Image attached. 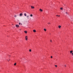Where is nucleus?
I'll use <instances>...</instances> for the list:
<instances>
[{"label": "nucleus", "instance_id": "f257e3e1", "mask_svg": "<svg viewBox=\"0 0 73 73\" xmlns=\"http://www.w3.org/2000/svg\"><path fill=\"white\" fill-rule=\"evenodd\" d=\"M15 26L16 27H17V28H19V27H20V26L18 25H16Z\"/></svg>", "mask_w": 73, "mask_h": 73}, {"label": "nucleus", "instance_id": "f03ea898", "mask_svg": "<svg viewBox=\"0 0 73 73\" xmlns=\"http://www.w3.org/2000/svg\"><path fill=\"white\" fill-rule=\"evenodd\" d=\"M64 14H66V15H68V13L67 12L64 11Z\"/></svg>", "mask_w": 73, "mask_h": 73}, {"label": "nucleus", "instance_id": "7ed1b4c3", "mask_svg": "<svg viewBox=\"0 0 73 73\" xmlns=\"http://www.w3.org/2000/svg\"><path fill=\"white\" fill-rule=\"evenodd\" d=\"M27 37V36H26L25 37L26 40V41H27V40H28V38Z\"/></svg>", "mask_w": 73, "mask_h": 73}, {"label": "nucleus", "instance_id": "20e7f679", "mask_svg": "<svg viewBox=\"0 0 73 73\" xmlns=\"http://www.w3.org/2000/svg\"><path fill=\"white\" fill-rule=\"evenodd\" d=\"M23 14L21 13H20L19 15V16H23Z\"/></svg>", "mask_w": 73, "mask_h": 73}, {"label": "nucleus", "instance_id": "39448f33", "mask_svg": "<svg viewBox=\"0 0 73 73\" xmlns=\"http://www.w3.org/2000/svg\"><path fill=\"white\" fill-rule=\"evenodd\" d=\"M31 8L32 9H34V8H35V7H33L32 6H31Z\"/></svg>", "mask_w": 73, "mask_h": 73}, {"label": "nucleus", "instance_id": "423d86ee", "mask_svg": "<svg viewBox=\"0 0 73 73\" xmlns=\"http://www.w3.org/2000/svg\"><path fill=\"white\" fill-rule=\"evenodd\" d=\"M39 11H40L41 12H42V11H42V9H39Z\"/></svg>", "mask_w": 73, "mask_h": 73}, {"label": "nucleus", "instance_id": "0eeeda50", "mask_svg": "<svg viewBox=\"0 0 73 73\" xmlns=\"http://www.w3.org/2000/svg\"><path fill=\"white\" fill-rule=\"evenodd\" d=\"M72 52H73V50H71L70 51V54L72 53Z\"/></svg>", "mask_w": 73, "mask_h": 73}, {"label": "nucleus", "instance_id": "6e6552de", "mask_svg": "<svg viewBox=\"0 0 73 73\" xmlns=\"http://www.w3.org/2000/svg\"><path fill=\"white\" fill-rule=\"evenodd\" d=\"M24 15L25 16H27V14H26V13H25Z\"/></svg>", "mask_w": 73, "mask_h": 73}, {"label": "nucleus", "instance_id": "1a4fd4ad", "mask_svg": "<svg viewBox=\"0 0 73 73\" xmlns=\"http://www.w3.org/2000/svg\"><path fill=\"white\" fill-rule=\"evenodd\" d=\"M33 32H36V30H33Z\"/></svg>", "mask_w": 73, "mask_h": 73}, {"label": "nucleus", "instance_id": "9d476101", "mask_svg": "<svg viewBox=\"0 0 73 73\" xmlns=\"http://www.w3.org/2000/svg\"><path fill=\"white\" fill-rule=\"evenodd\" d=\"M61 26H58V28H60H60H61Z\"/></svg>", "mask_w": 73, "mask_h": 73}, {"label": "nucleus", "instance_id": "9b49d317", "mask_svg": "<svg viewBox=\"0 0 73 73\" xmlns=\"http://www.w3.org/2000/svg\"><path fill=\"white\" fill-rule=\"evenodd\" d=\"M24 32H25V33L27 34V31H24Z\"/></svg>", "mask_w": 73, "mask_h": 73}, {"label": "nucleus", "instance_id": "f8f14e48", "mask_svg": "<svg viewBox=\"0 0 73 73\" xmlns=\"http://www.w3.org/2000/svg\"><path fill=\"white\" fill-rule=\"evenodd\" d=\"M44 31H46V29H44Z\"/></svg>", "mask_w": 73, "mask_h": 73}, {"label": "nucleus", "instance_id": "ddd939ff", "mask_svg": "<svg viewBox=\"0 0 73 73\" xmlns=\"http://www.w3.org/2000/svg\"><path fill=\"white\" fill-rule=\"evenodd\" d=\"M33 16V15L32 14H31L30 15V17H32Z\"/></svg>", "mask_w": 73, "mask_h": 73}, {"label": "nucleus", "instance_id": "4468645a", "mask_svg": "<svg viewBox=\"0 0 73 73\" xmlns=\"http://www.w3.org/2000/svg\"><path fill=\"white\" fill-rule=\"evenodd\" d=\"M60 9L61 10H63V8H61Z\"/></svg>", "mask_w": 73, "mask_h": 73}, {"label": "nucleus", "instance_id": "2eb2a0df", "mask_svg": "<svg viewBox=\"0 0 73 73\" xmlns=\"http://www.w3.org/2000/svg\"><path fill=\"white\" fill-rule=\"evenodd\" d=\"M14 65L15 66L16 65V63H15L14 64Z\"/></svg>", "mask_w": 73, "mask_h": 73}, {"label": "nucleus", "instance_id": "dca6fc26", "mask_svg": "<svg viewBox=\"0 0 73 73\" xmlns=\"http://www.w3.org/2000/svg\"><path fill=\"white\" fill-rule=\"evenodd\" d=\"M55 67H56V68H57V65H55Z\"/></svg>", "mask_w": 73, "mask_h": 73}, {"label": "nucleus", "instance_id": "f3484780", "mask_svg": "<svg viewBox=\"0 0 73 73\" xmlns=\"http://www.w3.org/2000/svg\"><path fill=\"white\" fill-rule=\"evenodd\" d=\"M48 24H50V23L48 22Z\"/></svg>", "mask_w": 73, "mask_h": 73}, {"label": "nucleus", "instance_id": "a211bd4d", "mask_svg": "<svg viewBox=\"0 0 73 73\" xmlns=\"http://www.w3.org/2000/svg\"><path fill=\"white\" fill-rule=\"evenodd\" d=\"M29 52H31V51H32V50H31V49H30L29 50Z\"/></svg>", "mask_w": 73, "mask_h": 73}, {"label": "nucleus", "instance_id": "6ab92c4d", "mask_svg": "<svg viewBox=\"0 0 73 73\" xmlns=\"http://www.w3.org/2000/svg\"><path fill=\"white\" fill-rule=\"evenodd\" d=\"M27 18H29V16L28 15L27 16Z\"/></svg>", "mask_w": 73, "mask_h": 73}, {"label": "nucleus", "instance_id": "aec40b11", "mask_svg": "<svg viewBox=\"0 0 73 73\" xmlns=\"http://www.w3.org/2000/svg\"><path fill=\"white\" fill-rule=\"evenodd\" d=\"M64 66H65V67H66V64L64 65Z\"/></svg>", "mask_w": 73, "mask_h": 73}, {"label": "nucleus", "instance_id": "412c9836", "mask_svg": "<svg viewBox=\"0 0 73 73\" xmlns=\"http://www.w3.org/2000/svg\"><path fill=\"white\" fill-rule=\"evenodd\" d=\"M51 58H53V57L52 56H51Z\"/></svg>", "mask_w": 73, "mask_h": 73}, {"label": "nucleus", "instance_id": "4be33fe9", "mask_svg": "<svg viewBox=\"0 0 73 73\" xmlns=\"http://www.w3.org/2000/svg\"><path fill=\"white\" fill-rule=\"evenodd\" d=\"M17 16H16V15H15V16H14V17H16Z\"/></svg>", "mask_w": 73, "mask_h": 73}, {"label": "nucleus", "instance_id": "5701e85b", "mask_svg": "<svg viewBox=\"0 0 73 73\" xmlns=\"http://www.w3.org/2000/svg\"><path fill=\"white\" fill-rule=\"evenodd\" d=\"M72 55L73 56V52L72 53Z\"/></svg>", "mask_w": 73, "mask_h": 73}, {"label": "nucleus", "instance_id": "b1692460", "mask_svg": "<svg viewBox=\"0 0 73 73\" xmlns=\"http://www.w3.org/2000/svg\"><path fill=\"white\" fill-rule=\"evenodd\" d=\"M19 25H20V24H21V23H19Z\"/></svg>", "mask_w": 73, "mask_h": 73}, {"label": "nucleus", "instance_id": "393cba45", "mask_svg": "<svg viewBox=\"0 0 73 73\" xmlns=\"http://www.w3.org/2000/svg\"><path fill=\"white\" fill-rule=\"evenodd\" d=\"M50 42H52V40H50Z\"/></svg>", "mask_w": 73, "mask_h": 73}, {"label": "nucleus", "instance_id": "a878e982", "mask_svg": "<svg viewBox=\"0 0 73 73\" xmlns=\"http://www.w3.org/2000/svg\"><path fill=\"white\" fill-rule=\"evenodd\" d=\"M58 17H60V16L58 15Z\"/></svg>", "mask_w": 73, "mask_h": 73}, {"label": "nucleus", "instance_id": "bb28decb", "mask_svg": "<svg viewBox=\"0 0 73 73\" xmlns=\"http://www.w3.org/2000/svg\"><path fill=\"white\" fill-rule=\"evenodd\" d=\"M56 16H58V15H56Z\"/></svg>", "mask_w": 73, "mask_h": 73}, {"label": "nucleus", "instance_id": "cd10ccee", "mask_svg": "<svg viewBox=\"0 0 73 73\" xmlns=\"http://www.w3.org/2000/svg\"><path fill=\"white\" fill-rule=\"evenodd\" d=\"M7 61H9V60H7Z\"/></svg>", "mask_w": 73, "mask_h": 73}, {"label": "nucleus", "instance_id": "c85d7f7f", "mask_svg": "<svg viewBox=\"0 0 73 73\" xmlns=\"http://www.w3.org/2000/svg\"><path fill=\"white\" fill-rule=\"evenodd\" d=\"M10 60L9 59V61H10Z\"/></svg>", "mask_w": 73, "mask_h": 73}, {"label": "nucleus", "instance_id": "c756f323", "mask_svg": "<svg viewBox=\"0 0 73 73\" xmlns=\"http://www.w3.org/2000/svg\"><path fill=\"white\" fill-rule=\"evenodd\" d=\"M21 25H22V23L21 24Z\"/></svg>", "mask_w": 73, "mask_h": 73}, {"label": "nucleus", "instance_id": "7c9ffc66", "mask_svg": "<svg viewBox=\"0 0 73 73\" xmlns=\"http://www.w3.org/2000/svg\"><path fill=\"white\" fill-rule=\"evenodd\" d=\"M20 31H21V29H20Z\"/></svg>", "mask_w": 73, "mask_h": 73}]
</instances>
